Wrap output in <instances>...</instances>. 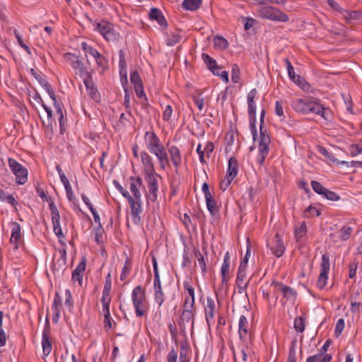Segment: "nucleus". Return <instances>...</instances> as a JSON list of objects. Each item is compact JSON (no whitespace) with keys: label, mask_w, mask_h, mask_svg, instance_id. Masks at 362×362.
Here are the masks:
<instances>
[{"label":"nucleus","mask_w":362,"mask_h":362,"mask_svg":"<svg viewBox=\"0 0 362 362\" xmlns=\"http://www.w3.org/2000/svg\"><path fill=\"white\" fill-rule=\"evenodd\" d=\"M144 143L148 151L154 155L158 160L159 168L165 170L172 163L175 172L178 173L182 161L180 148L176 145L168 144L166 150L160 138L153 131H147L144 134Z\"/></svg>","instance_id":"1"},{"label":"nucleus","mask_w":362,"mask_h":362,"mask_svg":"<svg viewBox=\"0 0 362 362\" xmlns=\"http://www.w3.org/2000/svg\"><path fill=\"white\" fill-rule=\"evenodd\" d=\"M149 151H141L140 152L142 173L147 185L148 192L146 198L153 202L158 199V178L160 175L156 172L154 160L149 154Z\"/></svg>","instance_id":"2"},{"label":"nucleus","mask_w":362,"mask_h":362,"mask_svg":"<svg viewBox=\"0 0 362 362\" xmlns=\"http://www.w3.org/2000/svg\"><path fill=\"white\" fill-rule=\"evenodd\" d=\"M129 190L133 202H129L131 209V218L133 223L138 225L141 221V216L143 213L141 187H144L142 178L138 177H130Z\"/></svg>","instance_id":"3"},{"label":"nucleus","mask_w":362,"mask_h":362,"mask_svg":"<svg viewBox=\"0 0 362 362\" xmlns=\"http://www.w3.org/2000/svg\"><path fill=\"white\" fill-rule=\"evenodd\" d=\"M131 298L136 316L141 317L146 315L149 310V303L145 288L141 285L134 287L132 291Z\"/></svg>","instance_id":"4"},{"label":"nucleus","mask_w":362,"mask_h":362,"mask_svg":"<svg viewBox=\"0 0 362 362\" xmlns=\"http://www.w3.org/2000/svg\"><path fill=\"white\" fill-rule=\"evenodd\" d=\"M265 114V110L262 109L260 115V138L258 144V155L256 159L257 163L260 165L264 164L265 158L269 154V147L271 144L270 136L268 134L267 129L263 127Z\"/></svg>","instance_id":"5"},{"label":"nucleus","mask_w":362,"mask_h":362,"mask_svg":"<svg viewBox=\"0 0 362 362\" xmlns=\"http://www.w3.org/2000/svg\"><path fill=\"white\" fill-rule=\"evenodd\" d=\"M258 92L256 88L252 89L247 95V112L250 120V127L253 139L257 136V130L256 128V103L255 99L257 97Z\"/></svg>","instance_id":"6"},{"label":"nucleus","mask_w":362,"mask_h":362,"mask_svg":"<svg viewBox=\"0 0 362 362\" xmlns=\"http://www.w3.org/2000/svg\"><path fill=\"white\" fill-rule=\"evenodd\" d=\"M318 100L313 99L310 97H305L303 98H296L293 100L291 103V106L294 111L301 114H310L314 113L316 110L315 107Z\"/></svg>","instance_id":"7"},{"label":"nucleus","mask_w":362,"mask_h":362,"mask_svg":"<svg viewBox=\"0 0 362 362\" xmlns=\"http://www.w3.org/2000/svg\"><path fill=\"white\" fill-rule=\"evenodd\" d=\"M93 26L94 30L98 31L107 41L116 42L119 40V33L115 31L113 25L110 22L101 21L99 23H95Z\"/></svg>","instance_id":"8"},{"label":"nucleus","mask_w":362,"mask_h":362,"mask_svg":"<svg viewBox=\"0 0 362 362\" xmlns=\"http://www.w3.org/2000/svg\"><path fill=\"white\" fill-rule=\"evenodd\" d=\"M153 269V291H154V300L158 304V307H161L165 301V293L163 292L160 278L158 272V263L156 257L152 259Z\"/></svg>","instance_id":"9"},{"label":"nucleus","mask_w":362,"mask_h":362,"mask_svg":"<svg viewBox=\"0 0 362 362\" xmlns=\"http://www.w3.org/2000/svg\"><path fill=\"white\" fill-rule=\"evenodd\" d=\"M11 237L10 239L11 249L9 254L12 257L20 259L21 255L18 252L20 244L22 243L21 234V226L18 223L13 222L11 223Z\"/></svg>","instance_id":"10"},{"label":"nucleus","mask_w":362,"mask_h":362,"mask_svg":"<svg viewBox=\"0 0 362 362\" xmlns=\"http://www.w3.org/2000/svg\"><path fill=\"white\" fill-rule=\"evenodd\" d=\"M259 15L262 18L269 19L274 21L287 22L289 20L288 16L279 10L278 8L267 6H262L259 10Z\"/></svg>","instance_id":"11"},{"label":"nucleus","mask_w":362,"mask_h":362,"mask_svg":"<svg viewBox=\"0 0 362 362\" xmlns=\"http://www.w3.org/2000/svg\"><path fill=\"white\" fill-rule=\"evenodd\" d=\"M64 57L71 65L76 75H78L83 79L84 78H91L92 74L88 71L83 62L72 53H66Z\"/></svg>","instance_id":"12"},{"label":"nucleus","mask_w":362,"mask_h":362,"mask_svg":"<svg viewBox=\"0 0 362 362\" xmlns=\"http://www.w3.org/2000/svg\"><path fill=\"white\" fill-rule=\"evenodd\" d=\"M329 267V258L328 255H323L322 257V262L320 265V273L317 282V286L319 289H323L327 284Z\"/></svg>","instance_id":"13"},{"label":"nucleus","mask_w":362,"mask_h":362,"mask_svg":"<svg viewBox=\"0 0 362 362\" xmlns=\"http://www.w3.org/2000/svg\"><path fill=\"white\" fill-rule=\"evenodd\" d=\"M51 218L53 225V230L60 243L65 239V235L62 232L60 224V214L57 206H51Z\"/></svg>","instance_id":"14"},{"label":"nucleus","mask_w":362,"mask_h":362,"mask_svg":"<svg viewBox=\"0 0 362 362\" xmlns=\"http://www.w3.org/2000/svg\"><path fill=\"white\" fill-rule=\"evenodd\" d=\"M267 245L269 247L272 254L276 257H281L286 250L282 236L279 233H276L275 236L267 243Z\"/></svg>","instance_id":"15"},{"label":"nucleus","mask_w":362,"mask_h":362,"mask_svg":"<svg viewBox=\"0 0 362 362\" xmlns=\"http://www.w3.org/2000/svg\"><path fill=\"white\" fill-rule=\"evenodd\" d=\"M216 304L211 297L206 298V305L204 308L205 319L209 328L215 324Z\"/></svg>","instance_id":"16"},{"label":"nucleus","mask_w":362,"mask_h":362,"mask_svg":"<svg viewBox=\"0 0 362 362\" xmlns=\"http://www.w3.org/2000/svg\"><path fill=\"white\" fill-rule=\"evenodd\" d=\"M252 327L245 315H241L238 320V334L243 341H247L251 334Z\"/></svg>","instance_id":"17"},{"label":"nucleus","mask_w":362,"mask_h":362,"mask_svg":"<svg viewBox=\"0 0 362 362\" xmlns=\"http://www.w3.org/2000/svg\"><path fill=\"white\" fill-rule=\"evenodd\" d=\"M272 286L274 287L275 290L279 291L283 294L284 298L289 300H295L297 293L293 288L280 282H273Z\"/></svg>","instance_id":"18"},{"label":"nucleus","mask_w":362,"mask_h":362,"mask_svg":"<svg viewBox=\"0 0 362 362\" xmlns=\"http://www.w3.org/2000/svg\"><path fill=\"white\" fill-rule=\"evenodd\" d=\"M86 266V259L83 257L72 273L71 279L74 282H78L80 286L82 284L83 272Z\"/></svg>","instance_id":"19"},{"label":"nucleus","mask_w":362,"mask_h":362,"mask_svg":"<svg viewBox=\"0 0 362 362\" xmlns=\"http://www.w3.org/2000/svg\"><path fill=\"white\" fill-rule=\"evenodd\" d=\"M42 347L43 356L45 357L49 356L52 350V339L49 334V330L47 328L44 329L42 336Z\"/></svg>","instance_id":"20"},{"label":"nucleus","mask_w":362,"mask_h":362,"mask_svg":"<svg viewBox=\"0 0 362 362\" xmlns=\"http://www.w3.org/2000/svg\"><path fill=\"white\" fill-rule=\"evenodd\" d=\"M8 162L10 169L16 176L17 182L23 185V167L21 164L11 158L8 159Z\"/></svg>","instance_id":"21"},{"label":"nucleus","mask_w":362,"mask_h":362,"mask_svg":"<svg viewBox=\"0 0 362 362\" xmlns=\"http://www.w3.org/2000/svg\"><path fill=\"white\" fill-rule=\"evenodd\" d=\"M230 264V256L229 252H226L224 255L223 262L221 268V274L222 277V282L227 283L229 279V271Z\"/></svg>","instance_id":"22"},{"label":"nucleus","mask_w":362,"mask_h":362,"mask_svg":"<svg viewBox=\"0 0 362 362\" xmlns=\"http://www.w3.org/2000/svg\"><path fill=\"white\" fill-rule=\"evenodd\" d=\"M83 83L86 86V90L88 95L95 100H97L100 98L99 92L95 86V84L91 78H84Z\"/></svg>","instance_id":"23"},{"label":"nucleus","mask_w":362,"mask_h":362,"mask_svg":"<svg viewBox=\"0 0 362 362\" xmlns=\"http://www.w3.org/2000/svg\"><path fill=\"white\" fill-rule=\"evenodd\" d=\"M149 18L151 20L156 21L157 23L161 26L166 28L167 21L165 19L162 12L157 8H152L149 12Z\"/></svg>","instance_id":"24"},{"label":"nucleus","mask_w":362,"mask_h":362,"mask_svg":"<svg viewBox=\"0 0 362 362\" xmlns=\"http://www.w3.org/2000/svg\"><path fill=\"white\" fill-rule=\"evenodd\" d=\"M187 323H191L192 327H194V312H182L180 320L178 322L179 326L182 329H185Z\"/></svg>","instance_id":"25"},{"label":"nucleus","mask_w":362,"mask_h":362,"mask_svg":"<svg viewBox=\"0 0 362 362\" xmlns=\"http://www.w3.org/2000/svg\"><path fill=\"white\" fill-rule=\"evenodd\" d=\"M62 297L57 292L55 293L53 304L52 306V310L54 312V316L53 317V321L54 322H58L59 317L60 316L61 308H62Z\"/></svg>","instance_id":"26"},{"label":"nucleus","mask_w":362,"mask_h":362,"mask_svg":"<svg viewBox=\"0 0 362 362\" xmlns=\"http://www.w3.org/2000/svg\"><path fill=\"white\" fill-rule=\"evenodd\" d=\"M238 173V162L235 157H231L228 160L226 176L230 180H234Z\"/></svg>","instance_id":"27"},{"label":"nucleus","mask_w":362,"mask_h":362,"mask_svg":"<svg viewBox=\"0 0 362 362\" xmlns=\"http://www.w3.org/2000/svg\"><path fill=\"white\" fill-rule=\"evenodd\" d=\"M316 110H315V115H320L326 121H331L332 117V113L331 110L329 108L325 107L319 101L315 107Z\"/></svg>","instance_id":"28"},{"label":"nucleus","mask_w":362,"mask_h":362,"mask_svg":"<svg viewBox=\"0 0 362 362\" xmlns=\"http://www.w3.org/2000/svg\"><path fill=\"white\" fill-rule=\"evenodd\" d=\"M342 16L348 23H351L354 21L362 20V11H360L344 10Z\"/></svg>","instance_id":"29"},{"label":"nucleus","mask_w":362,"mask_h":362,"mask_svg":"<svg viewBox=\"0 0 362 362\" xmlns=\"http://www.w3.org/2000/svg\"><path fill=\"white\" fill-rule=\"evenodd\" d=\"M183 286L185 288V301L188 302L189 300L190 302H195V293H194V288L193 286L189 284V281H184L183 282Z\"/></svg>","instance_id":"30"},{"label":"nucleus","mask_w":362,"mask_h":362,"mask_svg":"<svg viewBox=\"0 0 362 362\" xmlns=\"http://www.w3.org/2000/svg\"><path fill=\"white\" fill-rule=\"evenodd\" d=\"M246 267L247 260L245 262H241L238 270L237 277L235 280V284H245V281L246 277Z\"/></svg>","instance_id":"31"},{"label":"nucleus","mask_w":362,"mask_h":362,"mask_svg":"<svg viewBox=\"0 0 362 362\" xmlns=\"http://www.w3.org/2000/svg\"><path fill=\"white\" fill-rule=\"evenodd\" d=\"M104 313V328L106 332L113 329L116 327V322L111 318L110 312L109 310L103 311Z\"/></svg>","instance_id":"32"},{"label":"nucleus","mask_w":362,"mask_h":362,"mask_svg":"<svg viewBox=\"0 0 362 362\" xmlns=\"http://www.w3.org/2000/svg\"><path fill=\"white\" fill-rule=\"evenodd\" d=\"M332 357L330 354H324L319 353L317 354L309 356L307 360L308 362H330Z\"/></svg>","instance_id":"33"},{"label":"nucleus","mask_w":362,"mask_h":362,"mask_svg":"<svg viewBox=\"0 0 362 362\" xmlns=\"http://www.w3.org/2000/svg\"><path fill=\"white\" fill-rule=\"evenodd\" d=\"M132 263L130 258L127 257L120 274V280L124 281L130 274Z\"/></svg>","instance_id":"34"},{"label":"nucleus","mask_w":362,"mask_h":362,"mask_svg":"<svg viewBox=\"0 0 362 362\" xmlns=\"http://www.w3.org/2000/svg\"><path fill=\"white\" fill-rule=\"evenodd\" d=\"M307 234V226L305 221L300 223L299 226H296L295 229V237L298 242L302 240V239Z\"/></svg>","instance_id":"35"},{"label":"nucleus","mask_w":362,"mask_h":362,"mask_svg":"<svg viewBox=\"0 0 362 362\" xmlns=\"http://www.w3.org/2000/svg\"><path fill=\"white\" fill-rule=\"evenodd\" d=\"M206 207L211 214H216L218 212V207L217 206L216 202L214 199L212 194L205 197Z\"/></svg>","instance_id":"36"},{"label":"nucleus","mask_w":362,"mask_h":362,"mask_svg":"<svg viewBox=\"0 0 362 362\" xmlns=\"http://www.w3.org/2000/svg\"><path fill=\"white\" fill-rule=\"evenodd\" d=\"M306 317L301 315L294 320V329L297 332L302 333L305 329Z\"/></svg>","instance_id":"37"},{"label":"nucleus","mask_w":362,"mask_h":362,"mask_svg":"<svg viewBox=\"0 0 362 362\" xmlns=\"http://www.w3.org/2000/svg\"><path fill=\"white\" fill-rule=\"evenodd\" d=\"M202 0H184L182 7L188 11H195L201 5Z\"/></svg>","instance_id":"38"},{"label":"nucleus","mask_w":362,"mask_h":362,"mask_svg":"<svg viewBox=\"0 0 362 362\" xmlns=\"http://www.w3.org/2000/svg\"><path fill=\"white\" fill-rule=\"evenodd\" d=\"M291 80L303 90H309L310 84L300 75L296 74Z\"/></svg>","instance_id":"39"},{"label":"nucleus","mask_w":362,"mask_h":362,"mask_svg":"<svg viewBox=\"0 0 362 362\" xmlns=\"http://www.w3.org/2000/svg\"><path fill=\"white\" fill-rule=\"evenodd\" d=\"M182 39L181 35L177 33H172L170 35H167L165 37L166 45L168 46H174L180 42Z\"/></svg>","instance_id":"40"},{"label":"nucleus","mask_w":362,"mask_h":362,"mask_svg":"<svg viewBox=\"0 0 362 362\" xmlns=\"http://www.w3.org/2000/svg\"><path fill=\"white\" fill-rule=\"evenodd\" d=\"M98 71L102 75L106 70L108 69V60L104 56L101 57L98 61L95 62Z\"/></svg>","instance_id":"41"},{"label":"nucleus","mask_w":362,"mask_h":362,"mask_svg":"<svg viewBox=\"0 0 362 362\" xmlns=\"http://www.w3.org/2000/svg\"><path fill=\"white\" fill-rule=\"evenodd\" d=\"M37 193L43 202H47L49 204V210L51 209V206H56L53 199L51 197H47L42 188L37 187Z\"/></svg>","instance_id":"42"},{"label":"nucleus","mask_w":362,"mask_h":362,"mask_svg":"<svg viewBox=\"0 0 362 362\" xmlns=\"http://www.w3.org/2000/svg\"><path fill=\"white\" fill-rule=\"evenodd\" d=\"M214 47L216 49H226L228 46V42L226 39L221 36H216L214 39Z\"/></svg>","instance_id":"43"},{"label":"nucleus","mask_w":362,"mask_h":362,"mask_svg":"<svg viewBox=\"0 0 362 362\" xmlns=\"http://www.w3.org/2000/svg\"><path fill=\"white\" fill-rule=\"evenodd\" d=\"M353 232V228L350 226H344L339 231V238L340 240L344 241L348 240Z\"/></svg>","instance_id":"44"},{"label":"nucleus","mask_w":362,"mask_h":362,"mask_svg":"<svg viewBox=\"0 0 362 362\" xmlns=\"http://www.w3.org/2000/svg\"><path fill=\"white\" fill-rule=\"evenodd\" d=\"M130 80L132 83L134 85V88H140L139 86H143L141 78L136 71L131 72Z\"/></svg>","instance_id":"45"},{"label":"nucleus","mask_w":362,"mask_h":362,"mask_svg":"<svg viewBox=\"0 0 362 362\" xmlns=\"http://www.w3.org/2000/svg\"><path fill=\"white\" fill-rule=\"evenodd\" d=\"M110 302H111L110 293L103 292V295H102V298H101L103 311L110 310Z\"/></svg>","instance_id":"46"},{"label":"nucleus","mask_w":362,"mask_h":362,"mask_svg":"<svg viewBox=\"0 0 362 362\" xmlns=\"http://www.w3.org/2000/svg\"><path fill=\"white\" fill-rule=\"evenodd\" d=\"M231 79L235 83H239L240 81V71L236 64H233L232 67Z\"/></svg>","instance_id":"47"},{"label":"nucleus","mask_w":362,"mask_h":362,"mask_svg":"<svg viewBox=\"0 0 362 362\" xmlns=\"http://www.w3.org/2000/svg\"><path fill=\"white\" fill-rule=\"evenodd\" d=\"M202 57L205 64L209 70L214 69V66L217 65L216 61L211 57L209 54L204 53L202 54Z\"/></svg>","instance_id":"48"},{"label":"nucleus","mask_w":362,"mask_h":362,"mask_svg":"<svg viewBox=\"0 0 362 362\" xmlns=\"http://www.w3.org/2000/svg\"><path fill=\"white\" fill-rule=\"evenodd\" d=\"M81 47L86 52V55L88 54L91 57L95 55L97 52H98L96 49L89 45L86 42H82L81 44Z\"/></svg>","instance_id":"49"},{"label":"nucleus","mask_w":362,"mask_h":362,"mask_svg":"<svg viewBox=\"0 0 362 362\" xmlns=\"http://www.w3.org/2000/svg\"><path fill=\"white\" fill-rule=\"evenodd\" d=\"M114 183L119 192L128 200V202H133L132 195L129 194V192L124 187H122V186H121L118 182L115 181Z\"/></svg>","instance_id":"50"},{"label":"nucleus","mask_w":362,"mask_h":362,"mask_svg":"<svg viewBox=\"0 0 362 362\" xmlns=\"http://www.w3.org/2000/svg\"><path fill=\"white\" fill-rule=\"evenodd\" d=\"M311 186L313 189V190L319 194H321L322 195L323 193L325 192L326 188L325 187H323L319 182L317 181H315V180H313L311 182Z\"/></svg>","instance_id":"51"},{"label":"nucleus","mask_w":362,"mask_h":362,"mask_svg":"<svg viewBox=\"0 0 362 362\" xmlns=\"http://www.w3.org/2000/svg\"><path fill=\"white\" fill-rule=\"evenodd\" d=\"M30 72L31 74V75L41 84H42L44 82H45V80L43 79L42 76V73L41 71L37 69H35V68H31L30 69Z\"/></svg>","instance_id":"52"},{"label":"nucleus","mask_w":362,"mask_h":362,"mask_svg":"<svg viewBox=\"0 0 362 362\" xmlns=\"http://www.w3.org/2000/svg\"><path fill=\"white\" fill-rule=\"evenodd\" d=\"M319 152L323 156H325L330 161L333 163L337 161V159L334 157V156L332 153L329 152L325 147H320Z\"/></svg>","instance_id":"53"},{"label":"nucleus","mask_w":362,"mask_h":362,"mask_svg":"<svg viewBox=\"0 0 362 362\" xmlns=\"http://www.w3.org/2000/svg\"><path fill=\"white\" fill-rule=\"evenodd\" d=\"M322 195L331 201H337L340 199V197L337 193L330 191L327 188Z\"/></svg>","instance_id":"54"},{"label":"nucleus","mask_w":362,"mask_h":362,"mask_svg":"<svg viewBox=\"0 0 362 362\" xmlns=\"http://www.w3.org/2000/svg\"><path fill=\"white\" fill-rule=\"evenodd\" d=\"M284 62L286 66L288 76L291 80L296 75V74L295 73L294 67L293 66L288 59L286 58L284 59Z\"/></svg>","instance_id":"55"},{"label":"nucleus","mask_w":362,"mask_h":362,"mask_svg":"<svg viewBox=\"0 0 362 362\" xmlns=\"http://www.w3.org/2000/svg\"><path fill=\"white\" fill-rule=\"evenodd\" d=\"M196 151H197V154L199 155V161L203 164L206 163V160L205 159L206 154L204 153V149L203 150L202 149L201 144H198Z\"/></svg>","instance_id":"56"},{"label":"nucleus","mask_w":362,"mask_h":362,"mask_svg":"<svg viewBox=\"0 0 362 362\" xmlns=\"http://www.w3.org/2000/svg\"><path fill=\"white\" fill-rule=\"evenodd\" d=\"M214 145L212 142L211 141H208L206 142L204 148V153L206 154V157L207 158H209L210 156H211V154L212 153V152L214 151Z\"/></svg>","instance_id":"57"},{"label":"nucleus","mask_w":362,"mask_h":362,"mask_svg":"<svg viewBox=\"0 0 362 362\" xmlns=\"http://www.w3.org/2000/svg\"><path fill=\"white\" fill-rule=\"evenodd\" d=\"M65 305L69 308L73 307L72 295L69 289L65 291Z\"/></svg>","instance_id":"58"},{"label":"nucleus","mask_w":362,"mask_h":362,"mask_svg":"<svg viewBox=\"0 0 362 362\" xmlns=\"http://www.w3.org/2000/svg\"><path fill=\"white\" fill-rule=\"evenodd\" d=\"M327 2L333 10L338 11L342 14L344 9H343L336 1L327 0Z\"/></svg>","instance_id":"59"},{"label":"nucleus","mask_w":362,"mask_h":362,"mask_svg":"<svg viewBox=\"0 0 362 362\" xmlns=\"http://www.w3.org/2000/svg\"><path fill=\"white\" fill-rule=\"evenodd\" d=\"M274 111L279 117H284V108L281 101H276Z\"/></svg>","instance_id":"60"},{"label":"nucleus","mask_w":362,"mask_h":362,"mask_svg":"<svg viewBox=\"0 0 362 362\" xmlns=\"http://www.w3.org/2000/svg\"><path fill=\"white\" fill-rule=\"evenodd\" d=\"M173 114V108L171 105H168L163 113V119L165 121H169Z\"/></svg>","instance_id":"61"},{"label":"nucleus","mask_w":362,"mask_h":362,"mask_svg":"<svg viewBox=\"0 0 362 362\" xmlns=\"http://www.w3.org/2000/svg\"><path fill=\"white\" fill-rule=\"evenodd\" d=\"M196 255L197 256L199 266L200 267L202 272L205 273L206 271V266L204 256L200 252H198V254L196 253Z\"/></svg>","instance_id":"62"},{"label":"nucleus","mask_w":362,"mask_h":362,"mask_svg":"<svg viewBox=\"0 0 362 362\" xmlns=\"http://www.w3.org/2000/svg\"><path fill=\"white\" fill-rule=\"evenodd\" d=\"M167 362H177V354L174 349H171L168 352Z\"/></svg>","instance_id":"63"},{"label":"nucleus","mask_w":362,"mask_h":362,"mask_svg":"<svg viewBox=\"0 0 362 362\" xmlns=\"http://www.w3.org/2000/svg\"><path fill=\"white\" fill-rule=\"evenodd\" d=\"M233 180H230V177L226 175L225 178L220 183V189L222 191L226 190Z\"/></svg>","instance_id":"64"}]
</instances>
